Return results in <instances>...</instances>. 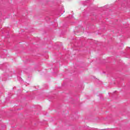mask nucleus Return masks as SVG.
Returning a JSON list of instances; mask_svg holds the SVG:
<instances>
[{
    "instance_id": "nucleus-1",
    "label": "nucleus",
    "mask_w": 130,
    "mask_h": 130,
    "mask_svg": "<svg viewBox=\"0 0 130 130\" xmlns=\"http://www.w3.org/2000/svg\"><path fill=\"white\" fill-rule=\"evenodd\" d=\"M127 49H128V48H129V49H130V47H127Z\"/></svg>"
}]
</instances>
